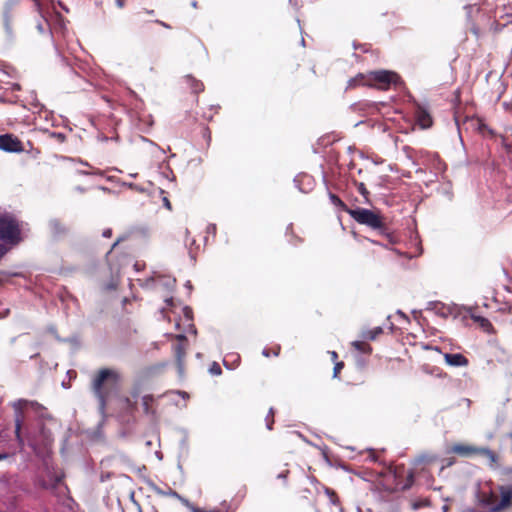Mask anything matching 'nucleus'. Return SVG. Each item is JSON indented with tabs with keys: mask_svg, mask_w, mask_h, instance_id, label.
I'll list each match as a JSON object with an SVG mask.
<instances>
[{
	"mask_svg": "<svg viewBox=\"0 0 512 512\" xmlns=\"http://www.w3.org/2000/svg\"><path fill=\"white\" fill-rule=\"evenodd\" d=\"M349 216L358 224L376 231L386 240V243H380L379 241L367 238L370 243L389 249L390 246L400 242L399 235L390 228L387 217L383 215L381 210L356 207L353 211H349Z\"/></svg>",
	"mask_w": 512,
	"mask_h": 512,
	"instance_id": "1",
	"label": "nucleus"
},
{
	"mask_svg": "<svg viewBox=\"0 0 512 512\" xmlns=\"http://www.w3.org/2000/svg\"><path fill=\"white\" fill-rule=\"evenodd\" d=\"M121 381V373L115 368L102 367L91 374L89 387L101 413H105L108 401L118 393Z\"/></svg>",
	"mask_w": 512,
	"mask_h": 512,
	"instance_id": "2",
	"label": "nucleus"
},
{
	"mask_svg": "<svg viewBox=\"0 0 512 512\" xmlns=\"http://www.w3.org/2000/svg\"><path fill=\"white\" fill-rule=\"evenodd\" d=\"M501 499L498 501L497 494L490 490L489 492L480 491L476 495L477 504L483 508H488L490 512H502L512 506V486L501 485L498 487Z\"/></svg>",
	"mask_w": 512,
	"mask_h": 512,
	"instance_id": "3",
	"label": "nucleus"
},
{
	"mask_svg": "<svg viewBox=\"0 0 512 512\" xmlns=\"http://www.w3.org/2000/svg\"><path fill=\"white\" fill-rule=\"evenodd\" d=\"M0 240L8 249L18 246L23 241L22 224L14 215H0Z\"/></svg>",
	"mask_w": 512,
	"mask_h": 512,
	"instance_id": "4",
	"label": "nucleus"
},
{
	"mask_svg": "<svg viewBox=\"0 0 512 512\" xmlns=\"http://www.w3.org/2000/svg\"><path fill=\"white\" fill-rule=\"evenodd\" d=\"M368 87L381 91L400 90L405 82L397 72L381 69L368 72Z\"/></svg>",
	"mask_w": 512,
	"mask_h": 512,
	"instance_id": "5",
	"label": "nucleus"
},
{
	"mask_svg": "<svg viewBox=\"0 0 512 512\" xmlns=\"http://www.w3.org/2000/svg\"><path fill=\"white\" fill-rule=\"evenodd\" d=\"M0 150L8 153H21L26 150V145L14 134L0 135Z\"/></svg>",
	"mask_w": 512,
	"mask_h": 512,
	"instance_id": "6",
	"label": "nucleus"
},
{
	"mask_svg": "<svg viewBox=\"0 0 512 512\" xmlns=\"http://www.w3.org/2000/svg\"><path fill=\"white\" fill-rule=\"evenodd\" d=\"M36 403L29 402L27 400H19L14 404L16 410L15 416V436L19 446L22 448L24 446V439L21 434L22 425L24 422V416L22 410L26 408L28 405L34 406Z\"/></svg>",
	"mask_w": 512,
	"mask_h": 512,
	"instance_id": "7",
	"label": "nucleus"
},
{
	"mask_svg": "<svg viewBox=\"0 0 512 512\" xmlns=\"http://www.w3.org/2000/svg\"><path fill=\"white\" fill-rule=\"evenodd\" d=\"M175 339L178 341L177 344L173 346L174 356L176 360V365L180 373L184 371V361L186 357L188 339L183 334H178L175 336Z\"/></svg>",
	"mask_w": 512,
	"mask_h": 512,
	"instance_id": "8",
	"label": "nucleus"
},
{
	"mask_svg": "<svg viewBox=\"0 0 512 512\" xmlns=\"http://www.w3.org/2000/svg\"><path fill=\"white\" fill-rule=\"evenodd\" d=\"M478 450L479 447L476 445L467 443H455L449 448L448 453L456 454L463 458H471L477 456Z\"/></svg>",
	"mask_w": 512,
	"mask_h": 512,
	"instance_id": "9",
	"label": "nucleus"
},
{
	"mask_svg": "<svg viewBox=\"0 0 512 512\" xmlns=\"http://www.w3.org/2000/svg\"><path fill=\"white\" fill-rule=\"evenodd\" d=\"M415 119L422 129H428L433 125V119L430 112L422 105L417 104L415 108Z\"/></svg>",
	"mask_w": 512,
	"mask_h": 512,
	"instance_id": "10",
	"label": "nucleus"
},
{
	"mask_svg": "<svg viewBox=\"0 0 512 512\" xmlns=\"http://www.w3.org/2000/svg\"><path fill=\"white\" fill-rule=\"evenodd\" d=\"M269 474L276 479H280L283 483H286V479L290 474L288 463L274 462L269 467Z\"/></svg>",
	"mask_w": 512,
	"mask_h": 512,
	"instance_id": "11",
	"label": "nucleus"
},
{
	"mask_svg": "<svg viewBox=\"0 0 512 512\" xmlns=\"http://www.w3.org/2000/svg\"><path fill=\"white\" fill-rule=\"evenodd\" d=\"M477 456H482L488 460V466L491 469L500 467V455L488 447H479Z\"/></svg>",
	"mask_w": 512,
	"mask_h": 512,
	"instance_id": "12",
	"label": "nucleus"
},
{
	"mask_svg": "<svg viewBox=\"0 0 512 512\" xmlns=\"http://www.w3.org/2000/svg\"><path fill=\"white\" fill-rule=\"evenodd\" d=\"M444 360L447 365L452 367H467L469 365L468 358L461 353H445Z\"/></svg>",
	"mask_w": 512,
	"mask_h": 512,
	"instance_id": "13",
	"label": "nucleus"
},
{
	"mask_svg": "<svg viewBox=\"0 0 512 512\" xmlns=\"http://www.w3.org/2000/svg\"><path fill=\"white\" fill-rule=\"evenodd\" d=\"M110 269V278L108 281H104L102 283V289L105 291H114L117 289L120 282V269L118 267L114 268L111 265Z\"/></svg>",
	"mask_w": 512,
	"mask_h": 512,
	"instance_id": "14",
	"label": "nucleus"
},
{
	"mask_svg": "<svg viewBox=\"0 0 512 512\" xmlns=\"http://www.w3.org/2000/svg\"><path fill=\"white\" fill-rule=\"evenodd\" d=\"M358 86H368V73H359L355 77L349 79L347 89H353Z\"/></svg>",
	"mask_w": 512,
	"mask_h": 512,
	"instance_id": "15",
	"label": "nucleus"
},
{
	"mask_svg": "<svg viewBox=\"0 0 512 512\" xmlns=\"http://www.w3.org/2000/svg\"><path fill=\"white\" fill-rule=\"evenodd\" d=\"M185 81L193 93L199 94L200 92L204 91V84L200 80H197L195 77L187 75L185 77Z\"/></svg>",
	"mask_w": 512,
	"mask_h": 512,
	"instance_id": "16",
	"label": "nucleus"
},
{
	"mask_svg": "<svg viewBox=\"0 0 512 512\" xmlns=\"http://www.w3.org/2000/svg\"><path fill=\"white\" fill-rule=\"evenodd\" d=\"M142 406L145 414L155 415L156 411L153 407L154 397L152 395H145L142 397Z\"/></svg>",
	"mask_w": 512,
	"mask_h": 512,
	"instance_id": "17",
	"label": "nucleus"
},
{
	"mask_svg": "<svg viewBox=\"0 0 512 512\" xmlns=\"http://www.w3.org/2000/svg\"><path fill=\"white\" fill-rule=\"evenodd\" d=\"M25 145L26 150L24 152L27 154L29 158L38 160L41 157L42 151L40 148L34 147L30 141H28Z\"/></svg>",
	"mask_w": 512,
	"mask_h": 512,
	"instance_id": "18",
	"label": "nucleus"
},
{
	"mask_svg": "<svg viewBox=\"0 0 512 512\" xmlns=\"http://www.w3.org/2000/svg\"><path fill=\"white\" fill-rule=\"evenodd\" d=\"M414 472L413 470H408L405 476V480L403 482H398V485H401V490L406 491L410 489L414 484Z\"/></svg>",
	"mask_w": 512,
	"mask_h": 512,
	"instance_id": "19",
	"label": "nucleus"
},
{
	"mask_svg": "<svg viewBox=\"0 0 512 512\" xmlns=\"http://www.w3.org/2000/svg\"><path fill=\"white\" fill-rule=\"evenodd\" d=\"M331 202L338 207L340 210L346 212L349 215V211H353L354 208L348 207L336 194H330Z\"/></svg>",
	"mask_w": 512,
	"mask_h": 512,
	"instance_id": "20",
	"label": "nucleus"
},
{
	"mask_svg": "<svg viewBox=\"0 0 512 512\" xmlns=\"http://www.w3.org/2000/svg\"><path fill=\"white\" fill-rule=\"evenodd\" d=\"M51 231L53 235L60 236L67 232V228L58 220H53L50 223Z\"/></svg>",
	"mask_w": 512,
	"mask_h": 512,
	"instance_id": "21",
	"label": "nucleus"
},
{
	"mask_svg": "<svg viewBox=\"0 0 512 512\" xmlns=\"http://www.w3.org/2000/svg\"><path fill=\"white\" fill-rule=\"evenodd\" d=\"M352 346L357 351L364 353V354H370L372 352L371 345L364 341H354V342H352Z\"/></svg>",
	"mask_w": 512,
	"mask_h": 512,
	"instance_id": "22",
	"label": "nucleus"
},
{
	"mask_svg": "<svg viewBox=\"0 0 512 512\" xmlns=\"http://www.w3.org/2000/svg\"><path fill=\"white\" fill-rule=\"evenodd\" d=\"M172 495L176 497L184 506H186L191 512H194L195 509H199L200 507L195 506L192 504L188 499L182 497L177 492L173 491Z\"/></svg>",
	"mask_w": 512,
	"mask_h": 512,
	"instance_id": "23",
	"label": "nucleus"
},
{
	"mask_svg": "<svg viewBox=\"0 0 512 512\" xmlns=\"http://www.w3.org/2000/svg\"><path fill=\"white\" fill-rule=\"evenodd\" d=\"M471 318L476 323H478L482 328H484L485 330H488L489 328L492 327L491 322L487 318H485V317L477 316V315H471Z\"/></svg>",
	"mask_w": 512,
	"mask_h": 512,
	"instance_id": "24",
	"label": "nucleus"
},
{
	"mask_svg": "<svg viewBox=\"0 0 512 512\" xmlns=\"http://www.w3.org/2000/svg\"><path fill=\"white\" fill-rule=\"evenodd\" d=\"M194 512H231V510L227 505L223 504L221 506L213 507L210 509H206V508L195 509Z\"/></svg>",
	"mask_w": 512,
	"mask_h": 512,
	"instance_id": "25",
	"label": "nucleus"
},
{
	"mask_svg": "<svg viewBox=\"0 0 512 512\" xmlns=\"http://www.w3.org/2000/svg\"><path fill=\"white\" fill-rule=\"evenodd\" d=\"M383 333V329L381 327H375L365 333V338L368 340H375L379 335Z\"/></svg>",
	"mask_w": 512,
	"mask_h": 512,
	"instance_id": "26",
	"label": "nucleus"
},
{
	"mask_svg": "<svg viewBox=\"0 0 512 512\" xmlns=\"http://www.w3.org/2000/svg\"><path fill=\"white\" fill-rule=\"evenodd\" d=\"M41 435L43 436L42 444L46 447L52 442L50 433L45 430L44 425L41 426Z\"/></svg>",
	"mask_w": 512,
	"mask_h": 512,
	"instance_id": "27",
	"label": "nucleus"
},
{
	"mask_svg": "<svg viewBox=\"0 0 512 512\" xmlns=\"http://www.w3.org/2000/svg\"><path fill=\"white\" fill-rule=\"evenodd\" d=\"M49 136L51 139H54L58 143H63L66 141V135L60 132H51Z\"/></svg>",
	"mask_w": 512,
	"mask_h": 512,
	"instance_id": "28",
	"label": "nucleus"
},
{
	"mask_svg": "<svg viewBox=\"0 0 512 512\" xmlns=\"http://www.w3.org/2000/svg\"><path fill=\"white\" fill-rule=\"evenodd\" d=\"M274 424V409L270 408L269 414L266 417V426L269 430H272Z\"/></svg>",
	"mask_w": 512,
	"mask_h": 512,
	"instance_id": "29",
	"label": "nucleus"
},
{
	"mask_svg": "<svg viewBox=\"0 0 512 512\" xmlns=\"http://www.w3.org/2000/svg\"><path fill=\"white\" fill-rule=\"evenodd\" d=\"M280 346H276L275 348H273L272 350H269V349H264L262 354L265 356V357H269L271 354L274 355V356H278L279 353H280Z\"/></svg>",
	"mask_w": 512,
	"mask_h": 512,
	"instance_id": "30",
	"label": "nucleus"
},
{
	"mask_svg": "<svg viewBox=\"0 0 512 512\" xmlns=\"http://www.w3.org/2000/svg\"><path fill=\"white\" fill-rule=\"evenodd\" d=\"M326 493H327L329 500L332 504L336 505L339 502L338 496L333 490L327 488Z\"/></svg>",
	"mask_w": 512,
	"mask_h": 512,
	"instance_id": "31",
	"label": "nucleus"
},
{
	"mask_svg": "<svg viewBox=\"0 0 512 512\" xmlns=\"http://www.w3.org/2000/svg\"><path fill=\"white\" fill-rule=\"evenodd\" d=\"M209 371H210L211 374L216 375V376H218V375H220L222 373V369H221L220 365L218 363H216V362H214L210 366Z\"/></svg>",
	"mask_w": 512,
	"mask_h": 512,
	"instance_id": "32",
	"label": "nucleus"
},
{
	"mask_svg": "<svg viewBox=\"0 0 512 512\" xmlns=\"http://www.w3.org/2000/svg\"><path fill=\"white\" fill-rule=\"evenodd\" d=\"M343 368H344V362H342V361L336 362L334 369H333V377L337 378Z\"/></svg>",
	"mask_w": 512,
	"mask_h": 512,
	"instance_id": "33",
	"label": "nucleus"
},
{
	"mask_svg": "<svg viewBox=\"0 0 512 512\" xmlns=\"http://www.w3.org/2000/svg\"><path fill=\"white\" fill-rule=\"evenodd\" d=\"M202 135L207 145L209 146L211 143V130L208 127H204L202 130Z\"/></svg>",
	"mask_w": 512,
	"mask_h": 512,
	"instance_id": "34",
	"label": "nucleus"
},
{
	"mask_svg": "<svg viewBox=\"0 0 512 512\" xmlns=\"http://www.w3.org/2000/svg\"><path fill=\"white\" fill-rule=\"evenodd\" d=\"M28 444L33 448L34 451H37L40 445L38 439L31 436L28 437Z\"/></svg>",
	"mask_w": 512,
	"mask_h": 512,
	"instance_id": "35",
	"label": "nucleus"
},
{
	"mask_svg": "<svg viewBox=\"0 0 512 512\" xmlns=\"http://www.w3.org/2000/svg\"><path fill=\"white\" fill-rule=\"evenodd\" d=\"M500 474L506 479L512 478V466L503 467L500 471Z\"/></svg>",
	"mask_w": 512,
	"mask_h": 512,
	"instance_id": "36",
	"label": "nucleus"
},
{
	"mask_svg": "<svg viewBox=\"0 0 512 512\" xmlns=\"http://www.w3.org/2000/svg\"><path fill=\"white\" fill-rule=\"evenodd\" d=\"M162 202H163V205L169 210L171 211L172 210V205H171V202L170 200L168 199L167 196H163L162 198Z\"/></svg>",
	"mask_w": 512,
	"mask_h": 512,
	"instance_id": "37",
	"label": "nucleus"
},
{
	"mask_svg": "<svg viewBox=\"0 0 512 512\" xmlns=\"http://www.w3.org/2000/svg\"><path fill=\"white\" fill-rule=\"evenodd\" d=\"M444 461H445L444 467H450V466H452V465H454L456 463V460L453 457L446 458Z\"/></svg>",
	"mask_w": 512,
	"mask_h": 512,
	"instance_id": "38",
	"label": "nucleus"
},
{
	"mask_svg": "<svg viewBox=\"0 0 512 512\" xmlns=\"http://www.w3.org/2000/svg\"><path fill=\"white\" fill-rule=\"evenodd\" d=\"M8 252V248L0 243V259Z\"/></svg>",
	"mask_w": 512,
	"mask_h": 512,
	"instance_id": "39",
	"label": "nucleus"
},
{
	"mask_svg": "<svg viewBox=\"0 0 512 512\" xmlns=\"http://www.w3.org/2000/svg\"><path fill=\"white\" fill-rule=\"evenodd\" d=\"M358 190H359V192H360L362 195H366V194H368V191H367V189L365 188V186H364V184H363V183H361V184L359 185Z\"/></svg>",
	"mask_w": 512,
	"mask_h": 512,
	"instance_id": "40",
	"label": "nucleus"
},
{
	"mask_svg": "<svg viewBox=\"0 0 512 512\" xmlns=\"http://www.w3.org/2000/svg\"><path fill=\"white\" fill-rule=\"evenodd\" d=\"M330 355H331V359H332V361H334L335 363H336V362H338V361H337V359H338V354H337V352L332 351V352H330Z\"/></svg>",
	"mask_w": 512,
	"mask_h": 512,
	"instance_id": "41",
	"label": "nucleus"
},
{
	"mask_svg": "<svg viewBox=\"0 0 512 512\" xmlns=\"http://www.w3.org/2000/svg\"><path fill=\"white\" fill-rule=\"evenodd\" d=\"M103 236L107 237V238L111 237L112 236V230L111 229L104 230L103 231Z\"/></svg>",
	"mask_w": 512,
	"mask_h": 512,
	"instance_id": "42",
	"label": "nucleus"
},
{
	"mask_svg": "<svg viewBox=\"0 0 512 512\" xmlns=\"http://www.w3.org/2000/svg\"><path fill=\"white\" fill-rule=\"evenodd\" d=\"M116 4L119 8H123L125 6V0H116Z\"/></svg>",
	"mask_w": 512,
	"mask_h": 512,
	"instance_id": "43",
	"label": "nucleus"
},
{
	"mask_svg": "<svg viewBox=\"0 0 512 512\" xmlns=\"http://www.w3.org/2000/svg\"><path fill=\"white\" fill-rule=\"evenodd\" d=\"M9 457V454L8 453H0V461L1 460H5Z\"/></svg>",
	"mask_w": 512,
	"mask_h": 512,
	"instance_id": "44",
	"label": "nucleus"
},
{
	"mask_svg": "<svg viewBox=\"0 0 512 512\" xmlns=\"http://www.w3.org/2000/svg\"><path fill=\"white\" fill-rule=\"evenodd\" d=\"M504 311H507L509 314L512 315V304L508 305L507 308L504 309Z\"/></svg>",
	"mask_w": 512,
	"mask_h": 512,
	"instance_id": "45",
	"label": "nucleus"
},
{
	"mask_svg": "<svg viewBox=\"0 0 512 512\" xmlns=\"http://www.w3.org/2000/svg\"><path fill=\"white\" fill-rule=\"evenodd\" d=\"M156 23H158V24H160V25H162V26H164L166 28H169V26L167 24H165L164 22H162V21L156 20Z\"/></svg>",
	"mask_w": 512,
	"mask_h": 512,
	"instance_id": "46",
	"label": "nucleus"
},
{
	"mask_svg": "<svg viewBox=\"0 0 512 512\" xmlns=\"http://www.w3.org/2000/svg\"><path fill=\"white\" fill-rule=\"evenodd\" d=\"M192 6H193L194 8H197V7H198L197 2H196V1H193V2H192Z\"/></svg>",
	"mask_w": 512,
	"mask_h": 512,
	"instance_id": "47",
	"label": "nucleus"
},
{
	"mask_svg": "<svg viewBox=\"0 0 512 512\" xmlns=\"http://www.w3.org/2000/svg\"><path fill=\"white\" fill-rule=\"evenodd\" d=\"M111 251H112V249H111L110 251H108V253H107V260H108V261H109V256H110V254H111Z\"/></svg>",
	"mask_w": 512,
	"mask_h": 512,
	"instance_id": "48",
	"label": "nucleus"
},
{
	"mask_svg": "<svg viewBox=\"0 0 512 512\" xmlns=\"http://www.w3.org/2000/svg\"><path fill=\"white\" fill-rule=\"evenodd\" d=\"M119 243V241H116L115 243H113V246H112V249Z\"/></svg>",
	"mask_w": 512,
	"mask_h": 512,
	"instance_id": "49",
	"label": "nucleus"
},
{
	"mask_svg": "<svg viewBox=\"0 0 512 512\" xmlns=\"http://www.w3.org/2000/svg\"><path fill=\"white\" fill-rule=\"evenodd\" d=\"M146 12H147L148 14H153V13H154V11H153V10H151V11H148V10H147Z\"/></svg>",
	"mask_w": 512,
	"mask_h": 512,
	"instance_id": "50",
	"label": "nucleus"
},
{
	"mask_svg": "<svg viewBox=\"0 0 512 512\" xmlns=\"http://www.w3.org/2000/svg\"><path fill=\"white\" fill-rule=\"evenodd\" d=\"M138 512H143L140 506H138Z\"/></svg>",
	"mask_w": 512,
	"mask_h": 512,
	"instance_id": "51",
	"label": "nucleus"
}]
</instances>
